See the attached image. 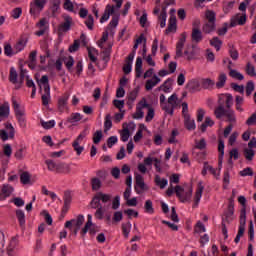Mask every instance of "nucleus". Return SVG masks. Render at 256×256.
Instances as JSON below:
<instances>
[{
  "mask_svg": "<svg viewBox=\"0 0 256 256\" xmlns=\"http://www.w3.org/2000/svg\"><path fill=\"white\" fill-rule=\"evenodd\" d=\"M111 199H113V196L111 194H106L103 192H97L93 196L90 205L92 209H97L94 217H96L99 221L103 220V218L105 217V209L103 208V205L101 203H103L104 205L107 203H111Z\"/></svg>",
  "mask_w": 256,
  "mask_h": 256,
  "instance_id": "1",
  "label": "nucleus"
},
{
  "mask_svg": "<svg viewBox=\"0 0 256 256\" xmlns=\"http://www.w3.org/2000/svg\"><path fill=\"white\" fill-rule=\"evenodd\" d=\"M233 107V95L230 93L220 94L218 97V107L214 110L216 119H221L225 113V110Z\"/></svg>",
  "mask_w": 256,
  "mask_h": 256,
  "instance_id": "2",
  "label": "nucleus"
},
{
  "mask_svg": "<svg viewBox=\"0 0 256 256\" xmlns=\"http://www.w3.org/2000/svg\"><path fill=\"white\" fill-rule=\"evenodd\" d=\"M205 18L207 19V22L203 25V32L204 33H213L215 31V21H216V16L215 12L211 10H207L205 12Z\"/></svg>",
  "mask_w": 256,
  "mask_h": 256,
  "instance_id": "3",
  "label": "nucleus"
},
{
  "mask_svg": "<svg viewBox=\"0 0 256 256\" xmlns=\"http://www.w3.org/2000/svg\"><path fill=\"white\" fill-rule=\"evenodd\" d=\"M175 193L176 197H178L181 203H189V201H191V197L193 196L192 189L185 191V189H183V187H181L180 185H177L175 187Z\"/></svg>",
  "mask_w": 256,
  "mask_h": 256,
  "instance_id": "4",
  "label": "nucleus"
},
{
  "mask_svg": "<svg viewBox=\"0 0 256 256\" xmlns=\"http://www.w3.org/2000/svg\"><path fill=\"white\" fill-rule=\"evenodd\" d=\"M0 139L2 141H9V139H15V127H13V124H4V129L0 130Z\"/></svg>",
  "mask_w": 256,
  "mask_h": 256,
  "instance_id": "5",
  "label": "nucleus"
},
{
  "mask_svg": "<svg viewBox=\"0 0 256 256\" xmlns=\"http://www.w3.org/2000/svg\"><path fill=\"white\" fill-rule=\"evenodd\" d=\"M46 3V0H33L30 2V15H32V17H38L39 13L45 9Z\"/></svg>",
  "mask_w": 256,
  "mask_h": 256,
  "instance_id": "6",
  "label": "nucleus"
},
{
  "mask_svg": "<svg viewBox=\"0 0 256 256\" xmlns=\"http://www.w3.org/2000/svg\"><path fill=\"white\" fill-rule=\"evenodd\" d=\"M178 97L177 94H172L169 98H168V104H165L164 106H162L163 111H165V113H167V115H173V113L175 112V108L177 107V101H178Z\"/></svg>",
  "mask_w": 256,
  "mask_h": 256,
  "instance_id": "7",
  "label": "nucleus"
},
{
  "mask_svg": "<svg viewBox=\"0 0 256 256\" xmlns=\"http://www.w3.org/2000/svg\"><path fill=\"white\" fill-rule=\"evenodd\" d=\"M83 223H85V216L80 214L77 216V218L67 221L65 223V228L73 230V227H82Z\"/></svg>",
  "mask_w": 256,
  "mask_h": 256,
  "instance_id": "8",
  "label": "nucleus"
},
{
  "mask_svg": "<svg viewBox=\"0 0 256 256\" xmlns=\"http://www.w3.org/2000/svg\"><path fill=\"white\" fill-rule=\"evenodd\" d=\"M247 23V14L238 13L231 18L230 27H237V25H245Z\"/></svg>",
  "mask_w": 256,
  "mask_h": 256,
  "instance_id": "9",
  "label": "nucleus"
},
{
  "mask_svg": "<svg viewBox=\"0 0 256 256\" xmlns=\"http://www.w3.org/2000/svg\"><path fill=\"white\" fill-rule=\"evenodd\" d=\"M135 181L136 185L134 189L138 195H141V193H143V191L147 189V187L145 186V180L143 179V176H141V174H137L135 176Z\"/></svg>",
  "mask_w": 256,
  "mask_h": 256,
  "instance_id": "10",
  "label": "nucleus"
},
{
  "mask_svg": "<svg viewBox=\"0 0 256 256\" xmlns=\"http://www.w3.org/2000/svg\"><path fill=\"white\" fill-rule=\"evenodd\" d=\"M247 223V210L243 207L240 211V225L238 228V234L244 235L245 234V225Z\"/></svg>",
  "mask_w": 256,
  "mask_h": 256,
  "instance_id": "11",
  "label": "nucleus"
},
{
  "mask_svg": "<svg viewBox=\"0 0 256 256\" xmlns=\"http://www.w3.org/2000/svg\"><path fill=\"white\" fill-rule=\"evenodd\" d=\"M36 27H38V29H40L39 31H37L35 33V35H37V37H42V35H45V33L47 32V29H49V22H47L46 18H42L37 24Z\"/></svg>",
  "mask_w": 256,
  "mask_h": 256,
  "instance_id": "12",
  "label": "nucleus"
},
{
  "mask_svg": "<svg viewBox=\"0 0 256 256\" xmlns=\"http://www.w3.org/2000/svg\"><path fill=\"white\" fill-rule=\"evenodd\" d=\"M185 41H187V36L185 34H182L176 45V59H179V57H183V47H185Z\"/></svg>",
  "mask_w": 256,
  "mask_h": 256,
  "instance_id": "13",
  "label": "nucleus"
},
{
  "mask_svg": "<svg viewBox=\"0 0 256 256\" xmlns=\"http://www.w3.org/2000/svg\"><path fill=\"white\" fill-rule=\"evenodd\" d=\"M235 213V208L233 207V203H229L227 211L224 213L222 217V223H231L233 221V214Z\"/></svg>",
  "mask_w": 256,
  "mask_h": 256,
  "instance_id": "14",
  "label": "nucleus"
},
{
  "mask_svg": "<svg viewBox=\"0 0 256 256\" xmlns=\"http://www.w3.org/2000/svg\"><path fill=\"white\" fill-rule=\"evenodd\" d=\"M14 189L12 188L11 185L9 184H4L1 188V193H0V199L1 201H5L7 197L11 196V193H13Z\"/></svg>",
  "mask_w": 256,
  "mask_h": 256,
  "instance_id": "15",
  "label": "nucleus"
},
{
  "mask_svg": "<svg viewBox=\"0 0 256 256\" xmlns=\"http://www.w3.org/2000/svg\"><path fill=\"white\" fill-rule=\"evenodd\" d=\"M115 13V6H111L108 4L105 8L104 14L100 18V23H105V21H109V17Z\"/></svg>",
  "mask_w": 256,
  "mask_h": 256,
  "instance_id": "16",
  "label": "nucleus"
},
{
  "mask_svg": "<svg viewBox=\"0 0 256 256\" xmlns=\"http://www.w3.org/2000/svg\"><path fill=\"white\" fill-rule=\"evenodd\" d=\"M69 93H65L62 97L58 99V109L60 113H63L67 109V103L69 101Z\"/></svg>",
  "mask_w": 256,
  "mask_h": 256,
  "instance_id": "17",
  "label": "nucleus"
},
{
  "mask_svg": "<svg viewBox=\"0 0 256 256\" xmlns=\"http://www.w3.org/2000/svg\"><path fill=\"white\" fill-rule=\"evenodd\" d=\"M173 31H177V17H175V15L170 16L165 33L166 35H169V33H173Z\"/></svg>",
  "mask_w": 256,
  "mask_h": 256,
  "instance_id": "18",
  "label": "nucleus"
},
{
  "mask_svg": "<svg viewBox=\"0 0 256 256\" xmlns=\"http://www.w3.org/2000/svg\"><path fill=\"white\" fill-rule=\"evenodd\" d=\"M200 87H202V89L212 91L215 87V80H211V78H202L200 80Z\"/></svg>",
  "mask_w": 256,
  "mask_h": 256,
  "instance_id": "19",
  "label": "nucleus"
},
{
  "mask_svg": "<svg viewBox=\"0 0 256 256\" xmlns=\"http://www.w3.org/2000/svg\"><path fill=\"white\" fill-rule=\"evenodd\" d=\"M205 189V187L203 186V184L198 183V187L194 196V205L193 207H197L199 205V202L201 201V197H203V190Z\"/></svg>",
  "mask_w": 256,
  "mask_h": 256,
  "instance_id": "20",
  "label": "nucleus"
},
{
  "mask_svg": "<svg viewBox=\"0 0 256 256\" xmlns=\"http://www.w3.org/2000/svg\"><path fill=\"white\" fill-rule=\"evenodd\" d=\"M71 23H73V19L69 16L64 18V22L59 25V31L62 33H67L69 29H71Z\"/></svg>",
  "mask_w": 256,
  "mask_h": 256,
  "instance_id": "21",
  "label": "nucleus"
},
{
  "mask_svg": "<svg viewBox=\"0 0 256 256\" xmlns=\"http://www.w3.org/2000/svg\"><path fill=\"white\" fill-rule=\"evenodd\" d=\"M222 117H226V121L230 123V125H233V123H236L237 118L235 117V111L230 109H226L223 113Z\"/></svg>",
  "mask_w": 256,
  "mask_h": 256,
  "instance_id": "22",
  "label": "nucleus"
},
{
  "mask_svg": "<svg viewBox=\"0 0 256 256\" xmlns=\"http://www.w3.org/2000/svg\"><path fill=\"white\" fill-rule=\"evenodd\" d=\"M187 89L191 93H195L197 91H201V82H199L198 80H191L187 84Z\"/></svg>",
  "mask_w": 256,
  "mask_h": 256,
  "instance_id": "23",
  "label": "nucleus"
},
{
  "mask_svg": "<svg viewBox=\"0 0 256 256\" xmlns=\"http://www.w3.org/2000/svg\"><path fill=\"white\" fill-rule=\"evenodd\" d=\"M158 83H161V78L157 77V75L153 76V79L147 80L145 84L146 91H151L153 87L158 85Z\"/></svg>",
  "mask_w": 256,
  "mask_h": 256,
  "instance_id": "24",
  "label": "nucleus"
},
{
  "mask_svg": "<svg viewBox=\"0 0 256 256\" xmlns=\"http://www.w3.org/2000/svg\"><path fill=\"white\" fill-rule=\"evenodd\" d=\"M184 125L186 127V129H188V131H193L195 130V120L191 119V115L186 114L184 117Z\"/></svg>",
  "mask_w": 256,
  "mask_h": 256,
  "instance_id": "25",
  "label": "nucleus"
},
{
  "mask_svg": "<svg viewBox=\"0 0 256 256\" xmlns=\"http://www.w3.org/2000/svg\"><path fill=\"white\" fill-rule=\"evenodd\" d=\"M192 41H194L195 43H200V41H203V32H201V30H199L198 28H193L192 29Z\"/></svg>",
  "mask_w": 256,
  "mask_h": 256,
  "instance_id": "26",
  "label": "nucleus"
},
{
  "mask_svg": "<svg viewBox=\"0 0 256 256\" xmlns=\"http://www.w3.org/2000/svg\"><path fill=\"white\" fill-rule=\"evenodd\" d=\"M15 115L21 129H25V127H27V118H25V111L18 112Z\"/></svg>",
  "mask_w": 256,
  "mask_h": 256,
  "instance_id": "27",
  "label": "nucleus"
},
{
  "mask_svg": "<svg viewBox=\"0 0 256 256\" xmlns=\"http://www.w3.org/2000/svg\"><path fill=\"white\" fill-rule=\"evenodd\" d=\"M218 152H219V165L223 163V157L225 155V142L222 139L218 141Z\"/></svg>",
  "mask_w": 256,
  "mask_h": 256,
  "instance_id": "28",
  "label": "nucleus"
},
{
  "mask_svg": "<svg viewBox=\"0 0 256 256\" xmlns=\"http://www.w3.org/2000/svg\"><path fill=\"white\" fill-rule=\"evenodd\" d=\"M154 182L157 187H160V189H165V186L169 185V181L165 178L161 179V176H159V174L155 175Z\"/></svg>",
  "mask_w": 256,
  "mask_h": 256,
  "instance_id": "29",
  "label": "nucleus"
},
{
  "mask_svg": "<svg viewBox=\"0 0 256 256\" xmlns=\"http://www.w3.org/2000/svg\"><path fill=\"white\" fill-rule=\"evenodd\" d=\"M136 77L139 79L141 74L143 73V59L141 57H137L135 64Z\"/></svg>",
  "mask_w": 256,
  "mask_h": 256,
  "instance_id": "30",
  "label": "nucleus"
},
{
  "mask_svg": "<svg viewBox=\"0 0 256 256\" xmlns=\"http://www.w3.org/2000/svg\"><path fill=\"white\" fill-rule=\"evenodd\" d=\"M81 119H83V115H81L79 112H75L67 118V123H71L73 125L75 123H79Z\"/></svg>",
  "mask_w": 256,
  "mask_h": 256,
  "instance_id": "31",
  "label": "nucleus"
},
{
  "mask_svg": "<svg viewBox=\"0 0 256 256\" xmlns=\"http://www.w3.org/2000/svg\"><path fill=\"white\" fill-rule=\"evenodd\" d=\"M102 49V59L105 63H108L111 58V49H113V45L109 44L108 47Z\"/></svg>",
  "mask_w": 256,
  "mask_h": 256,
  "instance_id": "32",
  "label": "nucleus"
},
{
  "mask_svg": "<svg viewBox=\"0 0 256 256\" xmlns=\"http://www.w3.org/2000/svg\"><path fill=\"white\" fill-rule=\"evenodd\" d=\"M225 83H227V74L220 73L218 76V81L216 82L217 89H223V87H225Z\"/></svg>",
  "mask_w": 256,
  "mask_h": 256,
  "instance_id": "33",
  "label": "nucleus"
},
{
  "mask_svg": "<svg viewBox=\"0 0 256 256\" xmlns=\"http://www.w3.org/2000/svg\"><path fill=\"white\" fill-rule=\"evenodd\" d=\"M229 69V75L232 77V79H237L238 81H243L245 79V76L241 74V72H238L237 70L232 69L231 66H228Z\"/></svg>",
  "mask_w": 256,
  "mask_h": 256,
  "instance_id": "34",
  "label": "nucleus"
},
{
  "mask_svg": "<svg viewBox=\"0 0 256 256\" xmlns=\"http://www.w3.org/2000/svg\"><path fill=\"white\" fill-rule=\"evenodd\" d=\"M56 173H69V164L64 162L57 163Z\"/></svg>",
  "mask_w": 256,
  "mask_h": 256,
  "instance_id": "35",
  "label": "nucleus"
},
{
  "mask_svg": "<svg viewBox=\"0 0 256 256\" xmlns=\"http://www.w3.org/2000/svg\"><path fill=\"white\" fill-rule=\"evenodd\" d=\"M16 217L20 227H25V212L21 209L16 210Z\"/></svg>",
  "mask_w": 256,
  "mask_h": 256,
  "instance_id": "36",
  "label": "nucleus"
},
{
  "mask_svg": "<svg viewBox=\"0 0 256 256\" xmlns=\"http://www.w3.org/2000/svg\"><path fill=\"white\" fill-rule=\"evenodd\" d=\"M245 101V98L243 96L237 95L235 98V103H236V111H239L240 113H243V103Z\"/></svg>",
  "mask_w": 256,
  "mask_h": 256,
  "instance_id": "37",
  "label": "nucleus"
},
{
  "mask_svg": "<svg viewBox=\"0 0 256 256\" xmlns=\"http://www.w3.org/2000/svg\"><path fill=\"white\" fill-rule=\"evenodd\" d=\"M9 117V106H0V121Z\"/></svg>",
  "mask_w": 256,
  "mask_h": 256,
  "instance_id": "38",
  "label": "nucleus"
},
{
  "mask_svg": "<svg viewBox=\"0 0 256 256\" xmlns=\"http://www.w3.org/2000/svg\"><path fill=\"white\" fill-rule=\"evenodd\" d=\"M139 95V90L134 89L128 94V101L127 104L131 105L132 103L135 102V99H137V96Z\"/></svg>",
  "mask_w": 256,
  "mask_h": 256,
  "instance_id": "39",
  "label": "nucleus"
},
{
  "mask_svg": "<svg viewBox=\"0 0 256 256\" xmlns=\"http://www.w3.org/2000/svg\"><path fill=\"white\" fill-rule=\"evenodd\" d=\"M144 209L146 213H148L149 215H153V213H155V208H153V201L146 200L144 204Z\"/></svg>",
  "mask_w": 256,
  "mask_h": 256,
  "instance_id": "40",
  "label": "nucleus"
},
{
  "mask_svg": "<svg viewBox=\"0 0 256 256\" xmlns=\"http://www.w3.org/2000/svg\"><path fill=\"white\" fill-rule=\"evenodd\" d=\"M158 21L161 29L165 28V25H167V12L162 11L158 17Z\"/></svg>",
  "mask_w": 256,
  "mask_h": 256,
  "instance_id": "41",
  "label": "nucleus"
},
{
  "mask_svg": "<svg viewBox=\"0 0 256 256\" xmlns=\"http://www.w3.org/2000/svg\"><path fill=\"white\" fill-rule=\"evenodd\" d=\"M87 51L90 61H92V63H97V56H95V53H97V49L87 47Z\"/></svg>",
  "mask_w": 256,
  "mask_h": 256,
  "instance_id": "42",
  "label": "nucleus"
},
{
  "mask_svg": "<svg viewBox=\"0 0 256 256\" xmlns=\"http://www.w3.org/2000/svg\"><path fill=\"white\" fill-rule=\"evenodd\" d=\"M245 71L250 77H256L255 66L252 65L251 62L246 64Z\"/></svg>",
  "mask_w": 256,
  "mask_h": 256,
  "instance_id": "43",
  "label": "nucleus"
},
{
  "mask_svg": "<svg viewBox=\"0 0 256 256\" xmlns=\"http://www.w3.org/2000/svg\"><path fill=\"white\" fill-rule=\"evenodd\" d=\"M244 157L247 159V161H253V158L255 157V151L250 148H245Z\"/></svg>",
  "mask_w": 256,
  "mask_h": 256,
  "instance_id": "44",
  "label": "nucleus"
},
{
  "mask_svg": "<svg viewBox=\"0 0 256 256\" xmlns=\"http://www.w3.org/2000/svg\"><path fill=\"white\" fill-rule=\"evenodd\" d=\"M230 159H229V163L230 165H233V160L237 161V159H239V150H237V148H233L230 151Z\"/></svg>",
  "mask_w": 256,
  "mask_h": 256,
  "instance_id": "45",
  "label": "nucleus"
},
{
  "mask_svg": "<svg viewBox=\"0 0 256 256\" xmlns=\"http://www.w3.org/2000/svg\"><path fill=\"white\" fill-rule=\"evenodd\" d=\"M20 181L23 185H29L31 181V175H29V172H23L20 175Z\"/></svg>",
  "mask_w": 256,
  "mask_h": 256,
  "instance_id": "46",
  "label": "nucleus"
},
{
  "mask_svg": "<svg viewBox=\"0 0 256 256\" xmlns=\"http://www.w3.org/2000/svg\"><path fill=\"white\" fill-rule=\"evenodd\" d=\"M210 45L216 49V51H220L221 45H223V42L220 41L218 37H214L210 41Z\"/></svg>",
  "mask_w": 256,
  "mask_h": 256,
  "instance_id": "47",
  "label": "nucleus"
},
{
  "mask_svg": "<svg viewBox=\"0 0 256 256\" xmlns=\"http://www.w3.org/2000/svg\"><path fill=\"white\" fill-rule=\"evenodd\" d=\"M121 207V196L117 195L112 200V209L117 211Z\"/></svg>",
  "mask_w": 256,
  "mask_h": 256,
  "instance_id": "48",
  "label": "nucleus"
},
{
  "mask_svg": "<svg viewBox=\"0 0 256 256\" xmlns=\"http://www.w3.org/2000/svg\"><path fill=\"white\" fill-rule=\"evenodd\" d=\"M101 139H103V131L97 130L93 135V143H95V145H99V143H101Z\"/></svg>",
  "mask_w": 256,
  "mask_h": 256,
  "instance_id": "49",
  "label": "nucleus"
},
{
  "mask_svg": "<svg viewBox=\"0 0 256 256\" xmlns=\"http://www.w3.org/2000/svg\"><path fill=\"white\" fill-rule=\"evenodd\" d=\"M91 185L93 191H99L101 189V180L99 178H92Z\"/></svg>",
  "mask_w": 256,
  "mask_h": 256,
  "instance_id": "50",
  "label": "nucleus"
},
{
  "mask_svg": "<svg viewBox=\"0 0 256 256\" xmlns=\"http://www.w3.org/2000/svg\"><path fill=\"white\" fill-rule=\"evenodd\" d=\"M120 136H121L120 137L121 141H123V143H127V141H129V137L131 136V133L129 132V128H124Z\"/></svg>",
  "mask_w": 256,
  "mask_h": 256,
  "instance_id": "51",
  "label": "nucleus"
},
{
  "mask_svg": "<svg viewBox=\"0 0 256 256\" xmlns=\"http://www.w3.org/2000/svg\"><path fill=\"white\" fill-rule=\"evenodd\" d=\"M17 77H19V75L17 74V70H15V68H10V75H9V81L10 83H17Z\"/></svg>",
  "mask_w": 256,
  "mask_h": 256,
  "instance_id": "52",
  "label": "nucleus"
},
{
  "mask_svg": "<svg viewBox=\"0 0 256 256\" xmlns=\"http://www.w3.org/2000/svg\"><path fill=\"white\" fill-rule=\"evenodd\" d=\"M122 233L124 237H129V233H131V222H127L125 224H122Z\"/></svg>",
  "mask_w": 256,
  "mask_h": 256,
  "instance_id": "53",
  "label": "nucleus"
},
{
  "mask_svg": "<svg viewBox=\"0 0 256 256\" xmlns=\"http://www.w3.org/2000/svg\"><path fill=\"white\" fill-rule=\"evenodd\" d=\"M113 223H120L123 221V212L122 211H115L112 217Z\"/></svg>",
  "mask_w": 256,
  "mask_h": 256,
  "instance_id": "54",
  "label": "nucleus"
},
{
  "mask_svg": "<svg viewBox=\"0 0 256 256\" xmlns=\"http://www.w3.org/2000/svg\"><path fill=\"white\" fill-rule=\"evenodd\" d=\"M40 124L44 129H53V127H55V120H50L47 122L40 120Z\"/></svg>",
  "mask_w": 256,
  "mask_h": 256,
  "instance_id": "55",
  "label": "nucleus"
},
{
  "mask_svg": "<svg viewBox=\"0 0 256 256\" xmlns=\"http://www.w3.org/2000/svg\"><path fill=\"white\" fill-rule=\"evenodd\" d=\"M79 143H81V141L76 140L72 144V147L74 151H76L77 155H81V153H83V150L85 149L83 146H79Z\"/></svg>",
  "mask_w": 256,
  "mask_h": 256,
  "instance_id": "56",
  "label": "nucleus"
},
{
  "mask_svg": "<svg viewBox=\"0 0 256 256\" xmlns=\"http://www.w3.org/2000/svg\"><path fill=\"white\" fill-rule=\"evenodd\" d=\"M253 91H255V83L253 81H248L246 85V95L249 97Z\"/></svg>",
  "mask_w": 256,
  "mask_h": 256,
  "instance_id": "57",
  "label": "nucleus"
},
{
  "mask_svg": "<svg viewBox=\"0 0 256 256\" xmlns=\"http://www.w3.org/2000/svg\"><path fill=\"white\" fill-rule=\"evenodd\" d=\"M45 164L48 167V171H57V163H55V161L48 159L45 160Z\"/></svg>",
  "mask_w": 256,
  "mask_h": 256,
  "instance_id": "58",
  "label": "nucleus"
},
{
  "mask_svg": "<svg viewBox=\"0 0 256 256\" xmlns=\"http://www.w3.org/2000/svg\"><path fill=\"white\" fill-rule=\"evenodd\" d=\"M113 105L116 107V109H119L120 113L123 112V107H125V101L124 100H113Z\"/></svg>",
  "mask_w": 256,
  "mask_h": 256,
  "instance_id": "59",
  "label": "nucleus"
},
{
  "mask_svg": "<svg viewBox=\"0 0 256 256\" xmlns=\"http://www.w3.org/2000/svg\"><path fill=\"white\" fill-rule=\"evenodd\" d=\"M95 24V20L93 19V15H89L85 20V25L88 27L90 31H93V25Z\"/></svg>",
  "mask_w": 256,
  "mask_h": 256,
  "instance_id": "60",
  "label": "nucleus"
},
{
  "mask_svg": "<svg viewBox=\"0 0 256 256\" xmlns=\"http://www.w3.org/2000/svg\"><path fill=\"white\" fill-rule=\"evenodd\" d=\"M145 113L141 110V106L136 107V112L133 114V119H143Z\"/></svg>",
  "mask_w": 256,
  "mask_h": 256,
  "instance_id": "61",
  "label": "nucleus"
},
{
  "mask_svg": "<svg viewBox=\"0 0 256 256\" xmlns=\"http://www.w3.org/2000/svg\"><path fill=\"white\" fill-rule=\"evenodd\" d=\"M22 14L23 9H21V7H18L12 10L11 17H13V19H19V17H21Z\"/></svg>",
  "mask_w": 256,
  "mask_h": 256,
  "instance_id": "62",
  "label": "nucleus"
},
{
  "mask_svg": "<svg viewBox=\"0 0 256 256\" xmlns=\"http://www.w3.org/2000/svg\"><path fill=\"white\" fill-rule=\"evenodd\" d=\"M3 153L6 157H10L13 153V148H11V144H5L3 146Z\"/></svg>",
  "mask_w": 256,
  "mask_h": 256,
  "instance_id": "63",
  "label": "nucleus"
},
{
  "mask_svg": "<svg viewBox=\"0 0 256 256\" xmlns=\"http://www.w3.org/2000/svg\"><path fill=\"white\" fill-rule=\"evenodd\" d=\"M246 125H248V127H253V125H256V112L253 113V114L246 120Z\"/></svg>",
  "mask_w": 256,
  "mask_h": 256,
  "instance_id": "64",
  "label": "nucleus"
}]
</instances>
